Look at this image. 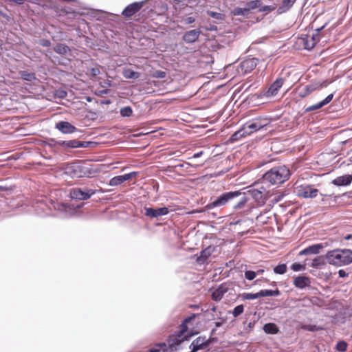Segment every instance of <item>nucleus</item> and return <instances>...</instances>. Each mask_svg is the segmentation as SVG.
<instances>
[{
    "mask_svg": "<svg viewBox=\"0 0 352 352\" xmlns=\"http://www.w3.org/2000/svg\"><path fill=\"white\" fill-rule=\"evenodd\" d=\"M195 318L196 314H192L191 316L186 318L179 325V330L168 337V343L170 348L173 349L179 345L184 341L188 340L194 336V333H188L187 331L188 329V324Z\"/></svg>",
    "mask_w": 352,
    "mask_h": 352,
    "instance_id": "obj_1",
    "label": "nucleus"
},
{
    "mask_svg": "<svg viewBox=\"0 0 352 352\" xmlns=\"http://www.w3.org/2000/svg\"><path fill=\"white\" fill-rule=\"evenodd\" d=\"M327 262L336 266L346 265L352 263V250L336 249L329 251L326 254Z\"/></svg>",
    "mask_w": 352,
    "mask_h": 352,
    "instance_id": "obj_2",
    "label": "nucleus"
},
{
    "mask_svg": "<svg viewBox=\"0 0 352 352\" xmlns=\"http://www.w3.org/2000/svg\"><path fill=\"white\" fill-rule=\"evenodd\" d=\"M290 177V171L285 166L274 167L268 170L264 175V181L272 185L281 184Z\"/></svg>",
    "mask_w": 352,
    "mask_h": 352,
    "instance_id": "obj_3",
    "label": "nucleus"
},
{
    "mask_svg": "<svg viewBox=\"0 0 352 352\" xmlns=\"http://www.w3.org/2000/svg\"><path fill=\"white\" fill-rule=\"evenodd\" d=\"M294 192L299 197L302 198H315L318 195V190L315 188L314 185L307 184H295Z\"/></svg>",
    "mask_w": 352,
    "mask_h": 352,
    "instance_id": "obj_4",
    "label": "nucleus"
},
{
    "mask_svg": "<svg viewBox=\"0 0 352 352\" xmlns=\"http://www.w3.org/2000/svg\"><path fill=\"white\" fill-rule=\"evenodd\" d=\"M241 194L239 191L225 192L218 197L214 201L208 204L206 207L208 209H212L215 207L225 206L234 198L241 195Z\"/></svg>",
    "mask_w": 352,
    "mask_h": 352,
    "instance_id": "obj_5",
    "label": "nucleus"
},
{
    "mask_svg": "<svg viewBox=\"0 0 352 352\" xmlns=\"http://www.w3.org/2000/svg\"><path fill=\"white\" fill-rule=\"evenodd\" d=\"M248 192L259 206H263L272 196L270 191H267L263 186L252 188Z\"/></svg>",
    "mask_w": 352,
    "mask_h": 352,
    "instance_id": "obj_6",
    "label": "nucleus"
},
{
    "mask_svg": "<svg viewBox=\"0 0 352 352\" xmlns=\"http://www.w3.org/2000/svg\"><path fill=\"white\" fill-rule=\"evenodd\" d=\"M267 124V123L265 119L256 118L252 121L245 123L242 127L248 136L254 132L262 129Z\"/></svg>",
    "mask_w": 352,
    "mask_h": 352,
    "instance_id": "obj_7",
    "label": "nucleus"
},
{
    "mask_svg": "<svg viewBox=\"0 0 352 352\" xmlns=\"http://www.w3.org/2000/svg\"><path fill=\"white\" fill-rule=\"evenodd\" d=\"M95 194L94 190H82L81 188H73L70 191V195L72 199L78 200H87Z\"/></svg>",
    "mask_w": 352,
    "mask_h": 352,
    "instance_id": "obj_8",
    "label": "nucleus"
},
{
    "mask_svg": "<svg viewBox=\"0 0 352 352\" xmlns=\"http://www.w3.org/2000/svg\"><path fill=\"white\" fill-rule=\"evenodd\" d=\"M144 1L134 2L128 5L122 11V14L126 17L129 18L138 12L143 7Z\"/></svg>",
    "mask_w": 352,
    "mask_h": 352,
    "instance_id": "obj_9",
    "label": "nucleus"
},
{
    "mask_svg": "<svg viewBox=\"0 0 352 352\" xmlns=\"http://www.w3.org/2000/svg\"><path fill=\"white\" fill-rule=\"evenodd\" d=\"M283 84L284 79L283 78H276V80L270 86V87L266 91H265L263 95L267 98L276 96Z\"/></svg>",
    "mask_w": 352,
    "mask_h": 352,
    "instance_id": "obj_10",
    "label": "nucleus"
},
{
    "mask_svg": "<svg viewBox=\"0 0 352 352\" xmlns=\"http://www.w3.org/2000/svg\"><path fill=\"white\" fill-rule=\"evenodd\" d=\"M211 342L210 339L206 340L205 336H199L192 341L190 348L197 352L199 350L207 348Z\"/></svg>",
    "mask_w": 352,
    "mask_h": 352,
    "instance_id": "obj_11",
    "label": "nucleus"
},
{
    "mask_svg": "<svg viewBox=\"0 0 352 352\" xmlns=\"http://www.w3.org/2000/svg\"><path fill=\"white\" fill-rule=\"evenodd\" d=\"M145 215L150 218H157L160 216L166 215L169 213V210L166 207L160 208H145Z\"/></svg>",
    "mask_w": 352,
    "mask_h": 352,
    "instance_id": "obj_12",
    "label": "nucleus"
},
{
    "mask_svg": "<svg viewBox=\"0 0 352 352\" xmlns=\"http://www.w3.org/2000/svg\"><path fill=\"white\" fill-rule=\"evenodd\" d=\"M137 175L136 172H131L128 174H125L123 175H118L113 177L109 181V185L112 186H118L124 182L131 179L132 177H135Z\"/></svg>",
    "mask_w": 352,
    "mask_h": 352,
    "instance_id": "obj_13",
    "label": "nucleus"
},
{
    "mask_svg": "<svg viewBox=\"0 0 352 352\" xmlns=\"http://www.w3.org/2000/svg\"><path fill=\"white\" fill-rule=\"evenodd\" d=\"M228 291L226 283L220 285L212 294V299L214 301H220L223 295Z\"/></svg>",
    "mask_w": 352,
    "mask_h": 352,
    "instance_id": "obj_14",
    "label": "nucleus"
},
{
    "mask_svg": "<svg viewBox=\"0 0 352 352\" xmlns=\"http://www.w3.org/2000/svg\"><path fill=\"white\" fill-rule=\"evenodd\" d=\"M201 31L199 30H192L187 31L183 36V40L187 43L195 42L199 37Z\"/></svg>",
    "mask_w": 352,
    "mask_h": 352,
    "instance_id": "obj_15",
    "label": "nucleus"
},
{
    "mask_svg": "<svg viewBox=\"0 0 352 352\" xmlns=\"http://www.w3.org/2000/svg\"><path fill=\"white\" fill-rule=\"evenodd\" d=\"M333 98V94H331L328 95L322 101L318 102L317 104H313V105H311V106L307 107L305 109V111L310 112V111H316V110L322 108L324 105L329 104L332 100Z\"/></svg>",
    "mask_w": 352,
    "mask_h": 352,
    "instance_id": "obj_16",
    "label": "nucleus"
},
{
    "mask_svg": "<svg viewBox=\"0 0 352 352\" xmlns=\"http://www.w3.org/2000/svg\"><path fill=\"white\" fill-rule=\"evenodd\" d=\"M56 127L63 133H72L76 131V128L74 126L65 121L58 122Z\"/></svg>",
    "mask_w": 352,
    "mask_h": 352,
    "instance_id": "obj_17",
    "label": "nucleus"
},
{
    "mask_svg": "<svg viewBox=\"0 0 352 352\" xmlns=\"http://www.w3.org/2000/svg\"><path fill=\"white\" fill-rule=\"evenodd\" d=\"M310 283V279L307 276H299L296 277L294 280V286L300 289L309 286Z\"/></svg>",
    "mask_w": 352,
    "mask_h": 352,
    "instance_id": "obj_18",
    "label": "nucleus"
},
{
    "mask_svg": "<svg viewBox=\"0 0 352 352\" xmlns=\"http://www.w3.org/2000/svg\"><path fill=\"white\" fill-rule=\"evenodd\" d=\"M352 175H345L337 177L332 183L336 186H346L351 183Z\"/></svg>",
    "mask_w": 352,
    "mask_h": 352,
    "instance_id": "obj_19",
    "label": "nucleus"
},
{
    "mask_svg": "<svg viewBox=\"0 0 352 352\" xmlns=\"http://www.w3.org/2000/svg\"><path fill=\"white\" fill-rule=\"evenodd\" d=\"M257 65V60L255 58H248L243 60L241 63V67L245 70V72H249L252 71Z\"/></svg>",
    "mask_w": 352,
    "mask_h": 352,
    "instance_id": "obj_20",
    "label": "nucleus"
},
{
    "mask_svg": "<svg viewBox=\"0 0 352 352\" xmlns=\"http://www.w3.org/2000/svg\"><path fill=\"white\" fill-rule=\"evenodd\" d=\"M322 248L323 245L322 244H314L302 250L300 254H317L320 253Z\"/></svg>",
    "mask_w": 352,
    "mask_h": 352,
    "instance_id": "obj_21",
    "label": "nucleus"
},
{
    "mask_svg": "<svg viewBox=\"0 0 352 352\" xmlns=\"http://www.w3.org/2000/svg\"><path fill=\"white\" fill-rule=\"evenodd\" d=\"M58 144L67 148H79L82 146V144L76 140L69 141H59Z\"/></svg>",
    "mask_w": 352,
    "mask_h": 352,
    "instance_id": "obj_22",
    "label": "nucleus"
},
{
    "mask_svg": "<svg viewBox=\"0 0 352 352\" xmlns=\"http://www.w3.org/2000/svg\"><path fill=\"white\" fill-rule=\"evenodd\" d=\"M323 85L322 83H316V84H310L307 85L305 87V94L302 95V97H305L307 95L310 94L311 93L314 92L316 90L320 89L322 88Z\"/></svg>",
    "mask_w": 352,
    "mask_h": 352,
    "instance_id": "obj_23",
    "label": "nucleus"
},
{
    "mask_svg": "<svg viewBox=\"0 0 352 352\" xmlns=\"http://www.w3.org/2000/svg\"><path fill=\"white\" fill-rule=\"evenodd\" d=\"M211 252L210 247L204 249L200 252V255L197 258V262L200 264L204 263L211 255Z\"/></svg>",
    "mask_w": 352,
    "mask_h": 352,
    "instance_id": "obj_24",
    "label": "nucleus"
},
{
    "mask_svg": "<svg viewBox=\"0 0 352 352\" xmlns=\"http://www.w3.org/2000/svg\"><path fill=\"white\" fill-rule=\"evenodd\" d=\"M319 29L317 30V33L316 34H314L311 38V41H309L308 39L307 40L306 43H305V47L307 49H311V48H313L315 45L320 41V37H319V34H318V32H319Z\"/></svg>",
    "mask_w": 352,
    "mask_h": 352,
    "instance_id": "obj_25",
    "label": "nucleus"
},
{
    "mask_svg": "<svg viewBox=\"0 0 352 352\" xmlns=\"http://www.w3.org/2000/svg\"><path fill=\"white\" fill-rule=\"evenodd\" d=\"M246 136L247 135H246L243 127H241V129H240L239 130L236 131L234 134H232L230 136L229 141H230V142L233 143V142H235L239 140L241 138H245Z\"/></svg>",
    "mask_w": 352,
    "mask_h": 352,
    "instance_id": "obj_26",
    "label": "nucleus"
},
{
    "mask_svg": "<svg viewBox=\"0 0 352 352\" xmlns=\"http://www.w3.org/2000/svg\"><path fill=\"white\" fill-rule=\"evenodd\" d=\"M296 0H283L282 6L278 9V13H283L292 7Z\"/></svg>",
    "mask_w": 352,
    "mask_h": 352,
    "instance_id": "obj_27",
    "label": "nucleus"
},
{
    "mask_svg": "<svg viewBox=\"0 0 352 352\" xmlns=\"http://www.w3.org/2000/svg\"><path fill=\"white\" fill-rule=\"evenodd\" d=\"M263 330L266 333L276 334L278 332V328L274 323H267L263 327Z\"/></svg>",
    "mask_w": 352,
    "mask_h": 352,
    "instance_id": "obj_28",
    "label": "nucleus"
},
{
    "mask_svg": "<svg viewBox=\"0 0 352 352\" xmlns=\"http://www.w3.org/2000/svg\"><path fill=\"white\" fill-rule=\"evenodd\" d=\"M261 6L262 2L261 0L251 1L250 2L246 3L245 4V7L248 12L256 8L260 9Z\"/></svg>",
    "mask_w": 352,
    "mask_h": 352,
    "instance_id": "obj_29",
    "label": "nucleus"
},
{
    "mask_svg": "<svg viewBox=\"0 0 352 352\" xmlns=\"http://www.w3.org/2000/svg\"><path fill=\"white\" fill-rule=\"evenodd\" d=\"M54 52L56 53L65 55L69 51V48L67 45L63 43H58L54 48Z\"/></svg>",
    "mask_w": 352,
    "mask_h": 352,
    "instance_id": "obj_30",
    "label": "nucleus"
},
{
    "mask_svg": "<svg viewBox=\"0 0 352 352\" xmlns=\"http://www.w3.org/2000/svg\"><path fill=\"white\" fill-rule=\"evenodd\" d=\"M258 294L260 295V297L277 296L280 294V291L278 289H262L258 292Z\"/></svg>",
    "mask_w": 352,
    "mask_h": 352,
    "instance_id": "obj_31",
    "label": "nucleus"
},
{
    "mask_svg": "<svg viewBox=\"0 0 352 352\" xmlns=\"http://www.w3.org/2000/svg\"><path fill=\"white\" fill-rule=\"evenodd\" d=\"M20 75L22 79L28 81H32L35 79V75L34 73H30L26 71L20 72Z\"/></svg>",
    "mask_w": 352,
    "mask_h": 352,
    "instance_id": "obj_32",
    "label": "nucleus"
},
{
    "mask_svg": "<svg viewBox=\"0 0 352 352\" xmlns=\"http://www.w3.org/2000/svg\"><path fill=\"white\" fill-rule=\"evenodd\" d=\"M248 10L246 9V7H245L243 8H235L232 11V14L234 15V16H240V15L244 16V15L248 14Z\"/></svg>",
    "mask_w": 352,
    "mask_h": 352,
    "instance_id": "obj_33",
    "label": "nucleus"
},
{
    "mask_svg": "<svg viewBox=\"0 0 352 352\" xmlns=\"http://www.w3.org/2000/svg\"><path fill=\"white\" fill-rule=\"evenodd\" d=\"M287 269V267L286 264H280L274 268V272L278 274H284L286 273Z\"/></svg>",
    "mask_w": 352,
    "mask_h": 352,
    "instance_id": "obj_34",
    "label": "nucleus"
},
{
    "mask_svg": "<svg viewBox=\"0 0 352 352\" xmlns=\"http://www.w3.org/2000/svg\"><path fill=\"white\" fill-rule=\"evenodd\" d=\"M124 76L126 78H129V79L137 78H138L139 74H138V73L133 71L132 69H126L124 71Z\"/></svg>",
    "mask_w": 352,
    "mask_h": 352,
    "instance_id": "obj_35",
    "label": "nucleus"
},
{
    "mask_svg": "<svg viewBox=\"0 0 352 352\" xmlns=\"http://www.w3.org/2000/svg\"><path fill=\"white\" fill-rule=\"evenodd\" d=\"M348 344L344 341H339L336 345V349L340 352H344L347 350Z\"/></svg>",
    "mask_w": 352,
    "mask_h": 352,
    "instance_id": "obj_36",
    "label": "nucleus"
},
{
    "mask_svg": "<svg viewBox=\"0 0 352 352\" xmlns=\"http://www.w3.org/2000/svg\"><path fill=\"white\" fill-rule=\"evenodd\" d=\"M120 114L123 117H130L133 114V110L129 106L124 107L120 109Z\"/></svg>",
    "mask_w": 352,
    "mask_h": 352,
    "instance_id": "obj_37",
    "label": "nucleus"
},
{
    "mask_svg": "<svg viewBox=\"0 0 352 352\" xmlns=\"http://www.w3.org/2000/svg\"><path fill=\"white\" fill-rule=\"evenodd\" d=\"M207 14L212 18H214L217 20H223L224 19V15L221 13L216 12L214 11L208 10Z\"/></svg>",
    "mask_w": 352,
    "mask_h": 352,
    "instance_id": "obj_38",
    "label": "nucleus"
},
{
    "mask_svg": "<svg viewBox=\"0 0 352 352\" xmlns=\"http://www.w3.org/2000/svg\"><path fill=\"white\" fill-rule=\"evenodd\" d=\"M244 311V307L243 305H238L234 308L232 311V314L234 318L240 316Z\"/></svg>",
    "mask_w": 352,
    "mask_h": 352,
    "instance_id": "obj_39",
    "label": "nucleus"
},
{
    "mask_svg": "<svg viewBox=\"0 0 352 352\" xmlns=\"http://www.w3.org/2000/svg\"><path fill=\"white\" fill-rule=\"evenodd\" d=\"M260 297V295L258 294V292L256 294H252V293H244L242 294V298L243 300H252L256 299Z\"/></svg>",
    "mask_w": 352,
    "mask_h": 352,
    "instance_id": "obj_40",
    "label": "nucleus"
},
{
    "mask_svg": "<svg viewBox=\"0 0 352 352\" xmlns=\"http://www.w3.org/2000/svg\"><path fill=\"white\" fill-rule=\"evenodd\" d=\"M276 8V4H273L271 6H261V8L258 10L259 12H272L274 11Z\"/></svg>",
    "mask_w": 352,
    "mask_h": 352,
    "instance_id": "obj_41",
    "label": "nucleus"
},
{
    "mask_svg": "<svg viewBox=\"0 0 352 352\" xmlns=\"http://www.w3.org/2000/svg\"><path fill=\"white\" fill-rule=\"evenodd\" d=\"M302 329L304 330L309 331H316L322 329V328L318 327L316 325H311V324H304L302 326Z\"/></svg>",
    "mask_w": 352,
    "mask_h": 352,
    "instance_id": "obj_42",
    "label": "nucleus"
},
{
    "mask_svg": "<svg viewBox=\"0 0 352 352\" xmlns=\"http://www.w3.org/2000/svg\"><path fill=\"white\" fill-rule=\"evenodd\" d=\"M256 276V273L254 271L248 270L245 272V278L249 280H253Z\"/></svg>",
    "mask_w": 352,
    "mask_h": 352,
    "instance_id": "obj_43",
    "label": "nucleus"
},
{
    "mask_svg": "<svg viewBox=\"0 0 352 352\" xmlns=\"http://www.w3.org/2000/svg\"><path fill=\"white\" fill-rule=\"evenodd\" d=\"M247 201H248V199L245 197H243L236 205H234V208H235V209L242 208L246 204Z\"/></svg>",
    "mask_w": 352,
    "mask_h": 352,
    "instance_id": "obj_44",
    "label": "nucleus"
},
{
    "mask_svg": "<svg viewBox=\"0 0 352 352\" xmlns=\"http://www.w3.org/2000/svg\"><path fill=\"white\" fill-rule=\"evenodd\" d=\"M157 346H160L162 349V352H166L167 351L166 344V343H160ZM149 352H160V350L157 349H151L149 351Z\"/></svg>",
    "mask_w": 352,
    "mask_h": 352,
    "instance_id": "obj_45",
    "label": "nucleus"
},
{
    "mask_svg": "<svg viewBox=\"0 0 352 352\" xmlns=\"http://www.w3.org/2000/svg\"><path fill=\"white\" fill-rule=\"evenodd\" d=\"M291 268L292 270H294L295 272H298V271L303 270L305 268V267H304V265H302L300 263H294L292 265Z\"/></svg>",
    "mask_w": 352,
    "mask_h": 352,
    "instance_id": "obj_46",
    "label": "nucleus"
},
{
    "mask_svg": "<svg viewBox=\"0 0 352 352\" xmlns=\"http://www.w3.org/2000/svg\"><path fill=\"white\" fill-rule=\"evenodd\" d=\"M39 43L43 47H50L51 45V42L48 39H41L40 40Z\"/></svg>",
    "mask_w": 352,
    "mask_h": 352,
    "instance_id": "obj_47",
    "label": "nucleus"
},
{
    "mask_svg": "<svg viewBox=\"0 0 352 352\" xmlns=\"http://www.w3.org/2000/svg\"><path fill=\"white\" fill-rule=\"evenodd\" d=\"M100 74V70L98 67H94L91 69V74L93 76H97Z\"/></svg>",
    "mask_w": 352,
    "mask_h": 352,
    "instance_id": "obj_48",
    "label": "nucleus"
},
{
    "mask_svg": "<svg viewBox=\"0 0 352 352\" xmlns=\"http://www.w3.org/2000/svg\"><path fill=\"white\" fill-rule=\"evenodd\" d=\"M284 196H285V194L283 192H279L278 194L275 195L274 200L276 202H278V201H280L284 197Z\"/></svg>",
    "mask_w": 352,
    "mask_h": 352,
    "instance_id": "obj_49",
    "label": "nucleus"
},
{
    "mask_svg": "<svg viewBox=\"0 0 352 352\" xmlns=\"http://www.w3.org/2000/svg\"><path fill=\"white\" fill-rule=\"evenodd\" d=\"M195 21V19L192 16H188L184 21L185 24H191Z\"/></svg>",
    "mask_w": 352,
    "mask_h": 352,
    "instance_id": "obj_50",
    "label": "nucleus"
},
{
    "mask_svg": "<svg viewBox=\"0 0 352 352\" xmlns=\"http://www.w3.org/2000/svg\"><path fill=\"white\" fill-rule=\"evenodd\" d=\"M338 274L340 277L344 278L348 276L349 274L344 270H340L338 271Z\"/></svg>",
    "mask_w": 352,
    "mask_h": 352,
    "instance_id": "obj_51",
    "label": "nucleus"
},
{
    "mask_svg": "<svg viewBox=\"0 0 352 352\" xmlns=\"http://www.w3.org/2000/svg\"><path fill=\"white\" fill-rule=\"evenodd\" d=\"M156 74H157L156 76L158 78H163L166 76V72H164L163 71H157L156 72Z\"/></svg>",
    "mask_w": 352,
    "mask_h": 352,
    "instance_id": "obj_52",
    "label": "nucleus"
},
{
    "mask_svg": "<svg viewBox=\"0 0 352 352\" xmlns=\"http://www.w3.org/2000/svg\"><path fill=\"white\" fill-rule=\"evenodd\" d=\"M10 1H12L16 4L21 5L25 2V0H10Z\"/></svg>",
    "mask_w": 352,
    "mask_h": 352,
    "instance_id": "obj_53",
    "label": "nucleus"
},
{
    "mask_svg": "<svg viewBox=\"0 0 352 352\" xmlns=\"http://www.w3.org/2000/svg\"><path fill=\"white\" fill-rule=\"evenodd\" d=\"M203 154V151H200L199 153H195L192 156L193 158L199 157Z\"/></svg>",
    "mask_w": 352,
    "mask_h": 352,
    "instance_id": "obj_54",
    "label": "nucleus"
},
{
    "mask_svg": "<svg viewBox=\"0 0 352 352\" xmlns=\"http://www.w3.org/2000/svg\"><path fill=\"white\" fill-rule=\"evenodd\" d=\"M344 239L345 240H350V239H352V234H346V236H344Z\"/></svg>",
    "mask_w": 352,
    "mask_h": 352,
    "instance_id": "obj_55",
    "label": "nucleus"
},
{
    "mask_svg": "<svg viewBox=\"0 0 352 352\" xmlns=\"http://www.w3.org/2000/svg\"><path fill=\"white\" fill-rule=\"evenodd\" d=\"M318 265V259H314L313 261L312 266L316 267Z\"/></svg>",
    "mask_w": 352,
    "mask_h": 352,
    "instance_id": "obj_56",
    "label": "nucleus"
},
{
    "mask_svg": "<svg viewBox=\"0 0 352 352\" xmlns=\"http://www.w3.org/2000/svg\"><path fill=\"white\" fill-rule=\"evenodd\" d=\"M214 324H215V327H221V326L222 322H216L214 323Z\"/></svg>",
    "mask_w": 352,
    "mask_h": 352,
    "instance_id": "obj_57",
    "label": "nucleus"
},
{
    "mask_svg": "<svg viewBox=\"0 0 352 352\" xmlns=\"http://www.w3.org/2000/svg\"><path fill=\"white\" fill-rule=\"evenodd\" d=\"M264 272V270H259L257 271V272H256V274H262Z\"/></svg>",
    "mask_w": 352,
    "mask_h": 352,
    "instance_id": "obj_58",
    "label": "nucleus"
},
{
    "mask_svg": "<svg viewBox=\"0 0 352 352\" xmlns=\"http://www.w3.org/2000/svg\"><path fill=\"white\" fill-rule=\"evenodd\" d=\"M102 94H107L109 92L108 89H104L100 91Z\"/></svg>",
    "mask_w": 352,
    "mask_h": 352,
    "instance_id": "obj_59",
    "label": "nucleus"
},
{
    "mask_svg": "<svg viewBox=\"0 0 352 352\" xmlns=\"http://www.w3.org/2000/svg\"><path fill=\"white\" fill-rule=\"evenodd\" d=\"M211 310L213 311V312H215L217 311V307L214 306Z\"/></svg>",
    "mask_w": 352,
    "mask_h": 352,
    "instance_id": "obj_60",
    "label": "nucleus"
},
{
    "mask_svg": "<svg viewBox=\"0 0 352 352\" xmlns=\"http://www.w3.org/2000/svg\"><path fill=\"white\" fill-rule=\"evenodd\" d=\"M75 167H76V166H74V165L70 166L69 167H68V169H74Z\"/></svg>",
    "mask_w": 352,
    "mask_h": 352,
    "instance_id": "obj_61",
    "label": "nucleus"
},
{
    "mask_svg": "<svg viewBox=\"0 0 352 352\" xmlns=\"http://www.w3.org/2000/svg\"><path fill=\"white\" fill-rule=\"evenodd\" d=\"M63 1L65 2H69V1H74L75 0H62Z\"/></svg>",
    "mask_w": 352,
    "mask_h": 352,
    "instance_id": "obj_62",
    "label": "nucleus"
},
{
    "mask_svg": "<svg viewBox=\"0 0 352 352\" xmlns=\"http://www.w3.org/2000/svg\"><path fill=\"white\" fill-rule=\"evenodd\" d=\"M105 103H106V104H109V103H110V101H109V100H108V101H107Z\"/></svg>",
    "mask_w": 352,
    "mask_h": 352,
    "instance_id": "obj_63",
    "label": "nucleus"
}]
</instances>
